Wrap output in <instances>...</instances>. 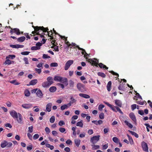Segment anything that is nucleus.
I'll return each mask as SVG.
<instances>
[{"mask_svg": "<svg viewBox=\"0 0 152 152\" xmlns=\"http://www.w3.org/2000/svg\"><path fill=\"white\" fill-rule=\"evenodd\" d=\"M76 126L82 127L83 126V124L82 121H79L77 123Z\"/></svg>", "mask_w": 152, "mask_h": 152, "instance_id": "obj_38", "label": "nucleus"}, {"mask_svg": "<svg viewBox=\"0 0 152 152\" xmlns=\"http://www.w3.org/2000/svg\"><path fill=\"white\" fill-rule=\"evenodd\" d=\"M79 96L80 97H83L86 99L89 98L90 97V96L89 95L86 94L82 93L79 94Z\"/></svg>", "mask_w": 152, "mask_h": 152, "instance_id": "obj_24", "label": "nucleus"}, {"mask_svg": "<svg viewBox=\"0 0 152 152\" xmlns=\"http://www.w3.org/2000/svg\"><path fill=\"white\" fill-rule=\"evenodd\" d=\"M56 88L54 86H52L50 87L49 89V91L51 92H54L56 90Z\"/></svg>", "mask_w": 152, "mask_h": 152, "instance_id": "obj_28", "label": "nucleus"}, {"mask_svg": "<svg viewBox=\"0 0 152 152\" xmlns=\"http://www.w3.org/2000/svg\"><path fill=\"white\" fill-rule=\"evenodd\" d=\"M28 132L29 133H32L33 131V127L32 126H31L28 127Z\"/></svg>", "mask_w": 152, "mask_h": 152, "instance_id": "obj_47", "label": "nucleus"}, {"mask_svg": "<svg viewBox=\"0 0 152 152\" xmlns=\"http://www.w3.org/2000/svg\"><path fill=\"white\" fill-rule=\"evenodd\" d=\"M15 57V56L14 55H10L6 57V59L11 58L12 59H13Z\"/></svg>", "mask_w": 152, "mask_h": 152, "instance_id": "obj_40", "label": "nucleus"}, {"mask_svg": "<svg viewBox=\"0 0 152 152\" xmlns=\"http://www.w3.org/2000/svg\"><path fill=\"white\" fill-rule=\"evenodd\" d=\"M32 27L34 29V31H32V33L33 34H34L35 33L37 35H40L39 33L42 31L43 32H45L48 30H49L48 28H44L43 26H33Z\"/></svg>", "mask_w": 152, "mask_h": 152, "instance_id": "obj_1", "label": "nucleus"}, {"mask_svg": "<svg viewBox=\"0 0 152 152\" xmlns=\"http://www.w3.org/2000/svg\"><path fill=\"white\" fill-rule=\"evenodd\" d=\"M118 89L119 90L123 91H124L125 90L124 86L123 84H120L119 85L118 87Z\"/></svg>", "mask_w": 152, "mask_h": 152, "instance_id": "obj_29", "label": "nucleus"}, {"mask_svg": "<svg viewBox=\"0 0 152 152\" xmlns=\"http://www.w3.org/2000/svg\"><path fill=\"white\" fill-rule=\"evenodd\" d=\"M92 122V123H94L95 124L97 125L102 124L103 122L102 120H99L98 121H93Z\"/></svg>", "mask_w": 152, "mask_h": 152, "instance_id": "obj_23", "label": "nucleus"}, {"mask_svg": "<svg viewBox=\"0 0 152 152\" xmlns=\"http://www.w3.org/2000/svg\"><path fill=\"white\" fill-rule=\"evenodd\" d=\"M16 119L18 122L20 124H22L23 123V118L22 115L20 113H18V116L17 118H15Z\"/></svg>", "mask_w": 152, "mask_h": 152, "instance_id": "obj_9", "label": "nucleus"}, {"mask_svg": "<svg viewBox=\"0 0 152 152\" xmlns=\"http://www.w3.org/2000/svg\"><path fill=\"white\" fill-rule=\"evenodd\" d=\"M80 140L79 139H76L75 140V143L76 145L78 147L80 145Z\"/></svg>", "mask_w": 152, "mask_h": 152, "instance_id": "obj_32", "label": "nucleus"}, {"mask_svg": "<svg viewBox=\"0 0 152 152\" xmlns=\"http://www.w3.org/2000/svg\"><path fill=\"white\" fill-rule=\"evenodd\" d=\"M10 114L12 117L14 119L17 118L18 113L14 110H12L10 112Z\"/></svg>", "mask_w": 152, "mask_h": 152, "instance_id": "obj_10", "label": "nucleus"}, {"mask_svg": "<svg viewBox=\"0 0 152 152\" xmlns=\"http://www.w3.org/2000/svg\"><path fill=\"white\" fill-rule=\"evenodd\" d=\"M50 66L51 67H56L58 66V64L57 63H52L50 64Z\"/></svg>", "mask_w": 152, "mask_h": 152, "instance_id": "obj_46", "label": "nucleus"}, {"mask_svg": "<svg viewBox=\"0 0 152 152\" xmlns=\"http://www.w3.org/2000/svg\"><path fill=\"white\" fill-rule=\"evenodd\" d=\"M10 82L11 83L14 84H15V85H18L19 84H20V83H19L16 82V80H12Z\"/></svg>", "mask_w": 152, "mask_h": 152, "instance_id": "obj_43", "label": "nucleus"}, {"mask_svg": "<svg viewBox=\"0 0 152 152\" xmlns=\"http://www.w3.org/2000/svg\"><path fill=\"white\" fill-rule=\"evenodd\" d=\"M55 121V117L54 116H52L51 117L50 119V121L51 123H53Z\"/></svg>", "mask_w": 152, "mask_h": 152, "instance_id": "obj_42", "label": "nucleus"}, {"mask_svg": "<svg viewBox=\"0 0 152 152\" xmlns=\"http://www.w3.org/2000/svg\"><path fill=\"white\" fill-rule=\"evenodd\" d=\"M25 37L24 36H22L18 38L17 39V41L19 42H23L25 39Z\"/></svg>", "mask_w": 152, "mask_h": 152, "instance_id": "obj_30", "label": "nucleus"}, {"mask_svg": "<svg viewBox=\"0 0 152 152\" xmlns=\"http://www.w3.org/2000/svg\"><path fill=\"white\" fill-rule=\"evenodd\" d=\"M111 84H112V83L111 81H109V82H108L107 83V91H110L111 90Z\"/></svg>", "mask_w": 152, "mask_h": 152, "instance_id": "obj_22", "label": "nucleus"}, {"mask_svg": "<svg viewBox=\"0 0 152 152\" xmlns=\"http://www.w3.org/2000/svg\"><path fill=\"white\" fill-rule=\"evenodd\" d=\"M124 123L125 124L128 126L130 128H133L132 125L130 123H129L127 121H125Z\"/></svg>", "mask_w": 152, "mask_h": 152, "instance_id": "obj_36", "label": "nucleus"}, {"mask_svg": "<svg viewBox=\"0 0 152 152\" xmlns=\"http://www.w3.org/2000/svg\"><path fill=\"white\" fill-rule=\"evenodd\" d=\"M66 143L68 145H72V142L70 139L68 140L66 142Z\"/></svg>", "mask_w": 152, "mask_h": 152, "instance_id": "obj_63", "label": "nucleus"}, {"mask_svg": "<svg viewBox=\"0 0 152 152\" xmlns=\"http://www.w3.org/2000/svg\"><path fill=\"white\" fill-rule=\"evenodd\" d=\"M74 82L72 80L69 81V86L71 88H73L74 86Z\"/></svg>", "mask_w": 152, "mask_h": 152, "instance_id": "obj_34", "label": "nucleus"}, {"mask_svg": "<svg viewBox=\"0 0 152 152\" xmlns=\"http://www.w3.org/2000/svg\"><path fill=\"white\" fill-rule=\"evenodd\" d=\"M77 47L78 49L79 50H81L83 51H84L85 53V54L84 55V57L86 59H88V58L87 57V56H88L89 55L86 53L85 50L84 49L80 48L79 46H77Z\"/></svg>", "mask_w": 152, "mask_h": 152, "instance_id": "obj_15", "label": "nucleus"}, {"mask_svg": "<svg viewBox=\"0 0 152 152\" xmlns=\"http://www.w3.org/2000/svg\"><path fill=\"white\" fill-rule=\"evenodd\" d=\"M59 130L61 133H64L66 129L64 128L61 127L59 128Z\"/></svg>", "mask_w": 152, "mask_h": 152, "instance_id": "obj_56", "label": "nucleus"}, {"mask_svg": "<svg viewBox=\"0 0 152 152\" xmlns=\"http://www.w3.org/2000/svg\"><path fill=\"white\" fill-rule=\"evenodd\" d=\"M104 106L103 104H100L98 107L99 110L100 111H102V109L104 108Z\"/></svg>", "mask_w": 152, "mask_h": 152, "instance_id": "obj_48", "label": "nucleus"}, {"mask_svg": "<svg viewBox=\"0 0 152 152\" xmlns=\"http://www.w3.org/2000/svg\"><path fill=\"white\" fill-rule=\"evenodd\" d=\"M137 107V105L136 104H133L131 106V109L132 110H134Z\"/></svg>", "mask_w": 152, "mask_h": 152, "instance_id": "obj_54", "label": "nucleus"}, {"mask_svg": "<svg viewBox=\"0 0 152 152\" xmlns=\"http://www.w3.org/2000/svg\"><path fill=\"white\" fill-rule=\"evenodd\" d=\"M52 104L51 103H49L47 104L46 106V111L50 112L51 111V109Z\"/></svg>", "mask_w": 152, "mask_h": 152, "instance_id": "obj_12", "label": "nucleus"}, {"mask_svg": "<svg viewBox=\"0 0 152 152\" xmlns=\"http://www.w3.org/2000/svg\"><path fill=\"white\" fill-rule=\"evenodd\" d=\"M115 103L116 105L119 107H121L122 106L121 102L119 100L116 99L115 100Z\"/></svg>", "mask_w": 152, "mask_h": 152, "instance_id": "obj_20", "label": "nucleus"}, {"mask_svg": "<svg viewBox=\"0 0 152 152\" xmlns=\"http://www.w3.org/2000/svg\"><path fill=\"white\" fill-rule=\"evenodd\" d=\"M98 76L102 77H106V75L103 73L102 72H98L97 73Z\"/></svg>", "mask_w": 152, "mask_h": 152, "instance_id": "obj_39", "label": "nucleus"}, {"mask_svg": "<svg viewBox=\"0 0 152 152\" xmlns=\"http://www.w3.org/2000/svg\"><path fill=\"white\" fill-rule=\"evenodd\" d=\"M24 94L25 96H26L28 97L30 95V93L29 91L27 89L25 90L24 91Z\"/></svg>", "mask_w": 152, "mask_h": 152, "instance_id": "obj_37", "label": "nucleus"}, {"mask_svg": "<svg viewBox=\"0 0 152 152\" xmlns=\"http://www.w3.org/2000/svg\"><path fill=\"white\" fill-rule=\"evenodd\" d=\"M12 145V144L11 142H8L7 141V148L11 147Z\"/></svg>", "mask_w": 152, "mask_h": 152, "instance_id": "obj_51", "label": "nucleus"}, {"mask_svg": "<svg viewBox=\"0 0 152 152\" xmlns=\"http://www.w3.org/2000/svg\"><path fill=\"white\" fill-rule=\"evenodd\" d=\"M141 146L143 150L145 152H148V148L147 144L145 142L143 141L141 143Z\"/></svg>", "mask_w": 152, "mask_h": 152, "instance_id": "obj_6", "label": "nucleus"}, {"mask_svg": "<svg viewBox=\"0 0 152 152\" xmlns=\"http://www.w3.org/2000/svg\"><path fill=\"white\" fill-rule=\"evenodd\" d=\"M42 85L44 88H48L50 86V84L47 81L43 82L42 83Z\"/></svg>", "mask_w": 152, "mask_h": 152, "instance_id": "obj_17", "label": "nucleus"}, {"mask_svg": "<svg viewBox=\"0 0 152 152\" xmlns=\"http://www.w3.org/2000/svg\"><path fill=\"white\" fill-rule=\"evenodd\" d=\"M70 102L72 103V104H73L76 102V100L73 97V96H71L70 97Z\"/></svg>", "mask_w": 152, "mask_h": 152, "instance_id": "obj_50", "label": "nucleus"}, {"mask_svg": "<svg viewBox=\"0 0 152 152\" xmlns=\"http://www.w3.org/2000/svg\"><path fill=\"white\" fill-rule=\"evenodd\" d=\"M134 99H135L136 101V102L139 104L141 105H143L144 104V101H141V99H140V100H139V99H135V98L134 97Z\"/></svg>", "mask_w": 152, "mask_h": 152, "instance_id": "obj_26", "label": "nucleus"}, {"mask_svg": "<svg viewBox=\"0 0 152 152\" xmlns=\"http://www.w3.org/2000/svg\"><path fill=\"white\" fill-rule=\"evenodd\" d=\"M36 94L37 96L40 98H41L43 96V94L42 93V92L40 89L38 90L37 91L36 93Z\"/></svg>", "mask_w": 152, "mask_h": 152, "instance_id": "obj_16", "label": "nucleus"}, {"mask_svg": "<svg viewBox=\"0 0 152 152\" xmlns=\"http://www.w3.org/2000/svg\"><path fill=\"white\" fill-rule=\"evenodd\" d=\"M65 40V43L67 45L68 47H70V46H71L72 44L69 43V41L67 40V39H66Z\"/></svg>", "mask_w": 152, "mask_h": 152, "instance_id": "obj_55", "label": "nucleus"}, {"mask_svg": "<svg viewBox=\"0 0 152 152\" xmlns=\"http://www.w3.org/2000/svg\"><path fill=\"white\" fill-rule=\"evenodd\" d=\"M30 53L28 51H25L22 52L21 53V54L23 55H28Z\"/></svg>", "mask_w": 152, "mask_h": 152, "instance_id": "obj_53", "label": "nucleus"}, {"mask_svg": "<svg viewBox=\"0 0 152 152\" xmlns=\"http://www.w3.org/2000/svg\"><path fill=\"white\" fill-rule=\"evenodd\" d=\"M109 131V128L108 127L104 128V134H106Z\"/></svg>", "mask_w": 152, "mask_h": 152, "instance_id": "obj_59", "label": "nucleus"}, {"mask_svg": "<svg viewBox=\"0 0 152 152\" xmlns=\"http://www.w3.org/2000/svg\"><path fill=\"white\" fill-rule=\"evenodd\" d=\"M98 65L99 67L101 68H103L104 69H108V67H107L106 66L103 64L102 63H100L98 64Z\"/></svg>", "mask_w": 152, "mask_h": 152, "instance_id": "obj_27", "label": "nucleus"}, {"mask_svg": "<svg viewBox=\"0 0 152 152\" xmlns=\"http://www.w3.org/2000/svg\"><path fill=\"white\" fill-rule=\"evenodd\" d=\"M62 79V77L58 76H55L54 78V80L56 81L61 82Z\"/></svg>", "mask_w": 152, "mask_h": 152, "instance_id": "obj_21", "label": "nucleus"}, {"mask_svg": "<svg viewBox=\"0 0 152 152\" xmlns=\"http://www.w3.org/2000/svg\"><path fill=\"white\" fill-rule=\"evenodd\" d=\"M113 141L116 144H118L120 141L119 139L116 137H114L113 138Z\"/></svg>", "mask_w": 152, "mask_h": 152, "instance_id": "obj_31", "label": "nucleus"}, {"mask_svg": "<svg viewBox=\"0 0 152 152\" xmlns=\"http://www.w3.org/2000/svg\"><path fill=\"white\" fill-rule=\"evenodd\" d=\"M74 61L73 60H69L66 63L64 69L65 70H67L71 65L73 63Z\"/></svg>", "mask_w": 152, "mask_h": 152, "instance_id": "obj_4", "label": "nucleus"}, {"mask_svg": "<svg viewBox=\"0 0 152 152\" xmlns=\"http://www.w3.org/2000/svg\"><path fill=\"white\" fill-rule=\"evenodd\" d=\"M68 108V105L66 104H64L61 106V110H63L65 109H66Z\"/></svg>", "mask_w": 152, "mask_h": 152, "instance_id": "obj_41", "label": "nucleus"}, {"mask_svg": "<svg viewBox=\"0 0 152 152\" xmlns=\"http://www.w3.org/2000/svg\"><path fill=\"white\" fill-rule=\"evenodd\" d=\"M42 58L43 59L49 58H50V57L46 54H43L42 56Z\"/></svg>", "mask_w": 152, "mask_h": 152, "instance_id": "obj_57", "label": "nucleus"}, {"mask_svg": "<svg viewBox=\"0 0 152 152\" xmlns=\"http://www.w3.org/2000/svg\"><path fill=\"white\" fill-rule=\"evenodd\" d=\"M37 82V79H34L31 81L29 83V84H27V85L28 86L30 85L34 86L35 85Z\"/></svg>", "mask_w": 152, "mask_h": 152, "instance_id": "obj_18", "label": "nucleus"}, {"mask_svg": "<svg viewBox=\"0 0 152 152\" xmlns=\"http://www.w3.org/2000/svg\"><path fill=\"white\" fill-rule=\"evenodd\" d=\"M45 130L47 134H48L50 132V129L48 127H46L45 128Z\"/></svg>", "mask_w": 152, "mask_h": 152, "instance_id": "obj_52", "label": "nucleus"}, {"mask_svg": "<svg viewBox=\"0 0 152 152\" xmlns=\"http://www.w3.org/2000/svg\"><path fill=\"white\" fill-rule=\"evenodd\" d=\"M22 107L25 109H29L32 107V105L31 104H24L22 105Z\"/></svg>", "mask_w": 152, "mask_h": 152, "instance_id": "obj_14", "label": "nucleus"}, {"mask_svg": "<svg viewBox=\"0 0 152 152\" xmlns=\"http://www.w3.org/2000/svg\"><path fill=\"white\" fill-rule=\"evenodd\" d=\"M127 136L129 138V141L130 142V143L132 144V142H133V140L132 139V138L128 134H127Z\"/></svg>", "mask_w": 152, "mask_h": 152, "instance_id": "obj_60", "label": "nucleus"}, {"mask_svg": "<svg viewBox=\"0 0 152 152\" xmlns=\"http://www.w3.org/2000/svg\"><path fill=\"white\" fill-rule=\"evenodd\" d=\"M40 49V47H38L37 46H33L31 48V50H39Z\"/></svg>", "mask_w": 152, "mask_h": 152, "instance_id": "obj_44", "label": "nucleus"}, {"mask_svg": "<svg viewBox=\"0 0 152 152\" xmlns=\"http://www.w3.org/2000/svg\"><path fill=\"white\" fill-rule=\"evenodd\" d=\"M99 117L101 119H103L104 118V114L102 113H101L99 115Z\"/></svg>", "mask_w": 152, "mask_h": 152, "instance_id": "obj_61", "label": "nucleus"}, {"mask_svg": "<svg viewBox=\"0 0 152 152\" xmlns=\"http://www.w3.org/2000/svg\"><path fill=\"white\" fill-rule=\"evenodd\" d=\"M100 137V136L99 135L93 136L91 139V142L93 144L96 143L99 140Z\"/></svg>", "mask_w": 152, "mask_h": 152, "instance_id": "obj_5", "label": "nucleus"}, {"mask_svg": "<svg viewBox=\"0 0 152 152\" xmlns=\"http://www.w3.org/2000/svg\"><path fill=\"white\" fill-rule=\"evenodd\" d=\"M39 137V136L38 134H35L33 137V139L34 140H36L38 139Z\"/></svg>", "mask_w": 152, "mask_h": 152, "instance_id": "obj_62", "label": "nucleus"}, {"mask_svg": "<svg viewBox=\"0 0 152 152\" xmlns=\"http://www.w3.org/2000/svg\"><path fill=\"white\" fill-rule=\"evenodd\" d=\"M47 81L51 85L53 83V79L52 77H48L47 78Z\"/></svg>", "mask_w": 152, "mask_h": 152, "instance_id": "obj_19", "label": "nucleus"}, {"mask_svg": "<svg viewBox=\"0 0 152 152\" xmlns=\"http://www.w3.org/2000/svg\"><path fill=\"white\" fill-rule=\"evenodd\" d=\"M108 147V143H107L104 145H102V148L103 150H105L107 149Z\"/></svg>", "mask_w": 152, "mask_h": 152, "instance_id": "obj_45", "label": "nucleus"}, {"mask_svg": "<svg viewBox=\"0 0 152 152\" xmlns=\"http://www.w3.org/2000/svg\"><path fill=\"white\" fill-rule=\"evenodd\" d=\"M129 117L135 123H136V119L135 115L133 113H130L129 114Z\"/></svg>", "mask_w": 152, "mask_h": 152, "instance_id": "obj_13", "label": "nucleus"}, {"mask_svg": "<svg viewBox=\"0 0 152 152\" xmlns=\"http://www.w3.org/2000/svg\"><path fill=\"white\" fill-rule=\"evenodd\" d=\"M77 87L78 91L83 92L85 91V86L82 83H78L77 85Z\"/></svg>", "mask_w": 152, "mask_h": 152, "instance_id": "obj_3", "label": "nucleus"}, {"mask_svg": "<svg viewBox=\"0 0 152 152\" xmlns=\"http://www.w3.org/2000/svg\"><path fill=\"white\" fill-rule=\"evenodd\" d=\"M23 61L25 62V64H28L29 62L28 58L26 57H24L23 59Z\"/></svg>", "mask_w": 152, "mask_h": 152, "instance_id": "obj_49", "label": "nucleus"}, {"mask_svg": "<svg viewBox=\"0 0 152 152\" xmlns=\"http://www.w3.org/2000/svg\"><path fill=\"white\" fill-rule=\"evenodd\" d=\"M33 146L32 145H29L27 147V149L28 151H30L32 149Z\"/></svg>", "mask_w": 152, "mask_h": 152, "instance_id": "obj_58", "label": "nucleus"}, {"mask_svg": "<svg viewBox=\"0 0 152 152\" xmlns=\"http://www.w3.org/2000/svg\"><path fill=\"white\" fill-rule=\"evenodd\" d=\"M92 149L94 150H96L100 148V146L98 145H92Z\"/></svg>", "mask_w": 152, "mask_h": 152, "instance_id": "obj_35", "label": "nucleus"}, {"mask_svg": "<svg viewBox=\"0 0 152 152\" xmlns=\"http://www.w3.org/2000/svg\"><path fill=\"white\" fill-rule=\"evenodd\" d=\"M10 33L12 34L13 33L16 34L17 35H19L20 34V32L19 29L17 28H14V29H11L10 30Z\"/></svg>", "mask_w": 152, "mask_h": 152, "instance_id": "obj_11", "label": "nucleus"}, {"mask_svg": "<svg viewBox=\"0 0 152 152\" xmlns=\"http://www.w3.org/2000/svg\"><path fill=\"white\" fill-rule=\"evenodd\" d=\"M58 124L59 126H62V125L65 124V123L63 121H60L58 123Z\"/></svg>", "mask_w": 152, "mask_h": 152, "instance_id": "obj_64", "label": "nucleus"}, {"mask_svg": "<svg viewBox=\"0 0 152 152\" xmlns=\"http://www.w3.org/2000/svg\"><path fill=\"white\" fill-rule=\"evenodd\" d=\"M7 141L4 140L1 142V147L2 148H4L7 147Z\"/></svg>", "mask_w": 152, "mask_h": 152, "instance_id": "obj_25", "label": "nucleus"}, {"mask_svg": "<svg viewBox=\"0 0 152 152\" xmlns=\"http://www.w3.org/2000/svg\"><path fill=\"white\" fill-rule=\"evenodd\" d=\"M14 63V61H11L9 59H6L5 61V63L6 64L10 65L11 64H13Z\"/></svg>", "mask_w": 152, "mask_h": 152, "instance_id": "obj_33", "label": "nucleus"}, {"mask_svg": "<svg viewBox=\"0 0 152 152\" xmlns=\"http://www.w3.org/2000/svg\"><path fill=\"white\" fill-rule=\"evenodd\" d=\"M104 102L105 104H106L107 106L110 108L113 111L116 112H117V109L116 108V107H117V106H114L106 102Z\"/></svg>", "mask_w": 152, "mask_h": 152, "instance_id": "obj_8", "label": "nucleus"}, {"mask_svg": "<svg viewBox=\"0 0 152 152\" xmlns=\"http://www.w3.org/2000/svg\"><path fill=\"white\" fill-rule=\"evenodd\" d=\"M88 62L91 64V65L93 66H97L99 63V60L96 58H94L92 59L91 58L88 59Z\"/></svg>", "mask_w": 152, "mask_h": 152, "instance_id": "obj_2", "label": "nucleus"}, {"mask_svg": "<svg viewBox=\"0 0 152 152\" xmlns=\"http://www.w3.org/2000/svg\"><path fill=\"white\" fill-rule=\"evenodd\" d=\"M104 102L105 104H106L107 106L110 108L113 111L116 112H117V109L116 108V107H117V106H114L106 102Z\"/></svg>", "mask_w": 152, "mask_h": 152, "instance_id": "obj_7", "label": "nucleus"}]
</instances>
